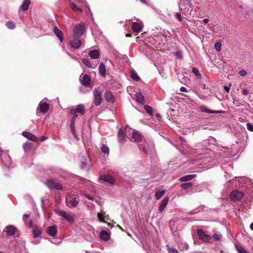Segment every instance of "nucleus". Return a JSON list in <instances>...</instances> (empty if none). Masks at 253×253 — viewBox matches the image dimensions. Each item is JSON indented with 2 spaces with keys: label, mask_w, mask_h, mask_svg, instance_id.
Instances as JSON below:
<instances>
[{
  "label": "nucleus",
  "mask_w": 253,
  "mask_h": 253,
  "mask_svg": "<svg viewBox=\"0 0 253 253\" xmlns=\"http://www.w3.org/2000/svg\"><path fill=\"white\" fill-rule=\"evenodd\" d=\"M79 33H74L73 39L70 41L71 46L75 49L79 48L82 46V45H84V42H82L78 37Z\"/></svg>",
  "instance_id": "f257e3e1"
},
{
  "label": "nucleus",
  "mask_w": 253,
  "mask_h": 253,
  "mask_svg": "<svg viewBox=\"0 0 253 253\" xmlns=\"http://www.w3.org/2000/svg\"><path fill=\"white\" fill-rule=\"evenodd\" d=\"M0 156L1 157L2 161L5 166L9 167L11 165L10 157L7 151L2 150L0 147Z\"/></svg>",
  "instance_id": "f03ea898"
},
{
  "label": "nucleus",
  "mask_w": 253,
  "mask_h": 253,
  "mask_svg": "<svg viewBox=\"0 0 253 253\" xmlns=\"http://www.w3.org/2000/svg\"><path fill=\"white\" fill-rule=\"evenodd\" d=\"M99 182L106 185H112L115 183V179L110 175L104 174L99 177Z\"/></svg>",
  "instance_id": "7ed1b4c3"
},
{
  "label": "nucleus",
  "mask_w": 253,
  "mask_h": 253,
  "mask_svg": "<svg viewBox=\"0 0 253 253\" xmlns=\"http://www.w3.org/2000/svg\"><path fill=\"white\" fill-rule=\"evenodd\" d=\"M46 184L50 189L60 190H62L63 188L62 185L60 183L55 182L51 179L47 180L46 182Z\"/></svg>",
  "instance_id": "20e7f679"
},
{
  "label": "nucleus",
  "mask_w": 253,
  "mask_h": 253,
  "mask_svg": "<svg viewBox=\"0 0 253 253\" xmlns=\"http://www.w3.org/2000/svg\"><path fill=\"white\" fill-rule=\"evenodd\" d=\"M94 104L96 106H99L101 104L102 102V92L101 90L97 88L94 91Z\"/></svg>",
  "instance_id": "39448f33"
},
{
  "label": "nucleus",
  "mask_w": 253,
  "mask_h": 253,
  "mask_svg": "<svg viewBox=\"0 0 253 253\" xmlns=\"http://www.w3.org/2000/svg\"><path fill=\"white\" fill-rule=\"evenodd\" d=\"M56 212L58 215L63 217L69 223H72L75 221L74 216L69 214L64 211H56Z\"/></svg>",
  "instance_id": "423d86ee"
},
{
  "label": "nucleus",
  "mask_w": 253,
  "mask_h": 253,
  "mask_svg": "<svg viewBox=\"0 0 253 253\" xmlns=\"http://www.w3.org/2000/svg\"><path fill=\"white\" fill-rule=\"evenodd\" d=\"M197 235L200 240L203 242H209L211 240V237L206 234L202 229H198L197 230Z\"/></svg>",
  "instance_id": "0eeeda50"
},
{
  "label": "nucleus",
  "mask_w": 253,
  "mask_h": 253,
  "mask_svg": "<svg viewBox=\"0 0 253 253\" xmlns=\"http://www.w3.org/2000/svg\"><path fill=\"white\" fill-rule=\"evenodd\" d=\"M77 113H79L81 115H84L85 114V107L84 104H79L76 108L70 110V113L71 114H77Z\"/></svg>",
  "instance_id": "6e6552de"
},
{
  "label": "nucleus",
  "mask_w": 253,
  "mask_h": 253,
  "mask_svg": "<svg viewBox=\"0 0 253 253\" xmlns=\"http://www.w3.org/2000/svg\"><path fill=\"white\" fill-rule=\"evenodd\" d=\"M80 81L82 84L86 87L90 86V77L87 75H82L80 78Z\"/></svg>",
  "instance_id": "1a4fd4ad"
},
{
  "label": "nucleus",
  "mask_w": 253,
  "mask_h": 253,
  "mask_svg": "<svg viewBox=\"0 0 253 253\" xmlns=\"http://www.w3.org/2000/svg\"><path fill=\"white\" fill-rule=\"evenodd\" d=\"M244 193L238 191H233L230 194V198L234 201H239L242 198Z\"/></svg>",
  "instance_id": "9d476101"
},
{
  "label": "nucleus",
  "mask_w": 253,
  "mask_h": 253,
  "mask_svg": "<svg viewBox=\"0 0 253 253\" xmlns=\"http://www.w3.org/2000/svg\"><path fill=\"white\" fill-rule=\"evenodd\" d=\"M191 5V0H180L179 7L181 9H188Z\"/></svg>",
  "instance_id": "9b49d317"
},
{
  "label": "nucleus",
  "mask_w": 253,
  "mask_h": 253,
  "mask_svg": "<svg viewBox=\"0 0 253 253\" xmlns=\"http://www.w3.org/2000/svg\"><path fill=\"white\" fill-rule=\"evenodd\" d=\"M57 232V227L55 225L50 226L47 227L46 230V233L48 235H49L52 237H54L56 235Z\"/></svg>",
  "instance_id": "f8f14e48"
},
{
  "label": "nucleus",
  "mask_w": 253,
  "mask_h": 253,
  "mask_svg": "<svg viewBox=\"0 0 253 253\" xmlns=\"http://www.w3.org/2000/svg\"><path fill=\"white\" fill-rule=\"evenodd\" d=\"M4 231H5L8 236H13L15 234L16 228L14 226L8 225L5 228Z\"/></svg>",
  "instance_id": "ddd939ff"
},
{
  "label": "nucleus",
  "mask_w": 253,
  "mask_h": 253,
  "mask_svg": "<svg viewBox=\"0 0 253 253\" xmlns=\"http://www.w3.org/2000/svg\"><path fill=\"white\" fill-rule=\"evenodd\" d=\"M200 109L202 112L206 113L208 114H218V113H220L221 112V111H220L211 110L209 109L208 108H207L205 105L201 106L200 107Z\"/></svg>",
  "instance_id": "4468645a"
},
{
  "label": "nucleus",
  "mask_w": 253,
  "mask_h": 253,
  "mask_svg": "<svg viewBox=\"0 0 253 253\" xmlns=\"http://www.w3.org/2000/svg\"><path fill=\"white\" fill-rule=\"evenodd\" d=\"M22 135L26 137L28 139L33 141L34 142H37L38 141V138L33 134L27 132L23 131L22 133Z\"/></svg>",
  "instance_id": "2eb2a0df"
},
{
  "label": "nucleus",
  "mask_w": 253,
  "mask_h": 253,
  "mask_svg": "<svg viewBox=\"0 0 253 253\" xmlns=\"http://www.w3.org/2000/svg\"><path fill=\"white\" fill-rule=\"evenodd\" d=\"M38 107L40 111L43 113H46L49 109L48 104L46 102H40Z\"/></svg>",
  "instance_id": "dca6fc26"
},
{
  "label": "nucleus",
  "mask_w": 253,
  "mask_h": 253,
  "mask_svg": "<svg viewBox=\"0 0 253 253\" xmlns=\"http://www.w3.org/2000/svg\"><path fill=\"white\" fill-rule=\"evenodd\" d=\"M132 140H133V141L136 142H140L142 139V136L141 134L138 132V131L136 130H133L132 133Z\"/></svg>",
  "instance_id": "f3484780"
},
{
  "label": "nucleus",
  "mask_w": 253,
  "mask_h": 253,
  "mask_svg": "<svg viewBox=\"0 0 253 253\" xmlns=\"http://www.w3.org/2000/svg\"><path fill=\"white\" fill-rule=\"evenodd\" d=\"M104 96L107 102L113 103L115 102V98L112 93L110 91H107L105 94Z\"/></svg>",
  "instance_id": "a211bd4d"
},
{
  "label": "nucleus",
  "mask_w": 253,
  "mask_h": 253,
  "mask_svg": "<svg viewBox=\"0 0 253 253\" xmlns=\"http://www.w3.org/2000/svg\"><path fill=\"white\" fill-rule=\"evenodd\" d=\"M169 201V198L168 197H165L163 200L159 207V211L160 212H162L164 210V209H165V208L166 207L167 205L168 204Z\"/></svg>",
  "instance_id": "6ab92c4d"
},
{
  "label": "nucleus",
  "mask_w": 253,
  "mask_h": 253,
  "mask_svg": "<svg viewBox=\"0 0 253 253\" xmlns=\"http://www.w3.org/2000/svg\"><path fill=\"white\" fill-rule=\"evenodd\" d=\"M85 25L84 23H81L77 25L74 28L73 32H84L85 30Z\"/></svg>",
  "instance_id": "aec40b11"
},
{
  "label": "nucleus",
  "mask_w": 253,
  "mask_h": 253,
  "mask_svg": "<svg viewBox=\"0 0 253 253\" xmlns=\"http://www.w3.org/2000/svg\"><path fill=\"white\" fill-rule=\"evenodd\" d=\"M99 73L103 77H105L106 76V67L103 63H101L98 68Z\"/></svg>",
  "instance_id": "412c9836"
},
{
  "label": "nucleus",
  "mask_w": 253,
  "mask_h": 253,
  "mask_svg": "<svg viewBox=\"0 0 253 253\" xmlns=\"http://www.w3.org/2000/svg\"><path fill=\"white\" fill-rule=\"evenodd\" d=\"M89 56L92 59H96L99 57V52L96 49L91 50L89 52Z\"/></svg>",
  "instance_id": "4be33fe9"
},
{
  "label": "nucleus",
  "mask_w": 253,
  "mask_h": 253,
  "mask_svg": "<svg viewBox=\"0 0 253 253\" xmlns=\"http://www.w3.org/2000/svg\"><path fill=\"white\" fill-rule=\"evenodd\" d=\"M100 238L105 241H108L110 239V235L109 233L105 230H102L100 232Z\"/></svg>",
  "instance_id": "5701e85b"
},
{
  "label": "nucleus",
  "mask_w": 253,
  "mask_h": 253,
  "mask_svg": "<svg viewBox=\"0 0 253 253\" xmlns=\"http://www.w3.org/2000/svg\"><path fill=\"white\" fill-rule=\"evenodd\" d=\"M142 26V25L139 23L133 22L132 24L133 32H139L141 30Z\"/></svg>",
  "instance_id": "b1692460"
},
{
  "label": "nucleus",
  "mask_w": 253,
  "mask_h": 253,
  "mask_svg": "<svg viewBox=\"0 0 253 253\" xmlns=\"http://www.w3.org/2000/svg\"><path fill=\"white\" fill-rule=\"evenodd\" d=\"M32 232L33 234V237L34 238L40 237L42 234L41 229L37 226H35L33 228Z\"/></svg>",
  "instance_id": "393cba45"
},
{
  "label": "nucleus",
  "mask_w": 253,
  "mask_h": 253,
  "mask_svg": "<svg viewBox=\"0 0 253 253\" xmlns=\"http://www.w3.org/2000/svg\"><path fill=\"white\" fill-rule=\"evenodd\" d=\"M196 176L195 174H187L181 177L179 180L180 181H187L191 180Z\"/></svg>",
  "instance_id": "a878e982"
},
{
  "label": "nucleus",
  "mask_w": 253,
  "mask_h": 253,
  "mask_svg": "<svg viewBox=\"0 0 253 253\" xmlns=\"http://www.w3.org/2000/svg\"><path fill=\"white\" fill-rule=\"evenodd\" d=\"M135 96L136 98V100L138 103L140 104L144 103V98L141 92H136Z\"/></svg>",
  "instance_id": "bb28decb"
},
{
  "label": "nucleus",
  "mask_w": 253,
  "mask_h": 253,
  "mask_svg": "<svg viewBox=\"0 0 253 253\" xmlns=\"http://www.w3.org/2000/svg\"><path fill=\"white\" fill-rule=\"evenodd\" d=\"M31 3L30 0H24L21 5V8L23 11H26L29 8V6Z\"/></svg>",
  "instance_id": "cd10ccee"
},
{
  "label": "nucleus",
  "mask_w": 253,
  "mask_h": 253,
  "mask_svg": "<svg viewBox=\"0 0 253 253\" xmlns=\"http://www.w3.org/2000/svg\"><path fill=\"white\" fill-rule=\"evenodd\" d=\"M100 149L102 153L104 154H107V155L109 154L110 149L107 145L102 144Z\"/></svg>",
  "instance_id": "c85d7f7f"
},
{
  "label": "nucleus",
  "mask_w": 253,
  "mask_h": 253,
  "mask_svg": "<svg viewBox=\"0 0 253 253\" xmlns=\"http://www.w3.org/2000/svg\"><path fill=\"white\" fill-rule=\"evenodd\" d=\"M83 62L88 67L94 68V67L92 65L90 60L88 58H84L82 59Z\"/></svg>",
  "instance_id": "c756f323"
},
{
  "label": "nucleus",
  "mask_w": 253,
  "mask_h": 253,
  "mask_svg": "<svg viewBox=\"0 0 253 253\" xmlns=\"http://www.w3.org/2000/svg\"><path fill=\"white\" fill-rule=\"evenodd\" d=\"M70 6L72 9L76 12H82V9L80 7H78L77 5L74 3H71Z\"/></svg>",
  "instance_id": "7c9ffc66"
},
{
  "label": "nucleus",
  "mask_w": 253,
  "mask_h": 253,
  "mask_svg": "<svg viewBox=\"0 0 253 253\" xmlns=\"http://www.w3.org/2000/svg\"><path fill=\"white\" fill-rule=\"evenodd\" d=\"M166 191L165 190H163L161 191H157L155 193V198L157 200L160 199L165 194Z\"/></svg>",
  "instance_id": "2f4dec72"
},
{
  "label": "nucleus",
  "mask_w": 253,
  "mask_h": 253,
  "mask_svg": "<svg viewBox=\"0 0 253 253\" xmlns=\"http://www.w3.org/2000/svg\"><path fill=\"white\" fill-rule=\"evenodd\" d=\"M106 216H108V215H106L105 212H102L101 213H98L97 214V217L100 221L101 222H104V220Z\"/></svg>",
  "instance_id": "473e14b6"
},
{
  "label": "nucleus",
  "mask_w": 253,
  "mask_h": 253,
  "mask_svg": "<svg viewBox=\"0 0 253 253\" xmlns=\"http://www.w3.org/2000/svg\"><path fill=\"white\" fill-rule=\"evenodd\" d=\"M236 248L238 253H249L243 247L235 245Z\"/></svg>",
  "instance_id": "72a5a7b5"
},
{
  "label": "nucleus",
  "mask_w": 253,
  "mask_h": 253,
  "mask_svg": "<svg viewBox=\"0 0 253 253\" xmlns=\"http://www.w3.org/2000/svg\"><path fill=\"white\" fill-rule=\"evenodd\" d=\"M131 78L135 81H138L140 78L134 71H131L130 73Z\"/></svg>",
  "instance_id": "f704fd0d"
},
{
  "label": "nucleus",
  "mask_w": 253,
  "mask_h": 253,
  "mask_svg": "<svg viewBox=\"0 0 253 253\" xmlns=\"http://www.w3.org/2000/svg\"><path fill=\"white\" fill-rule=\"evenodd\" d=\"M79 203V202L76 200V198L72 199L70 202L69 204L70 206H68L69 207H76Z\"/></svg>",
  "instance_id": "c9c22d12"
},
{
  "label": "nucleus",
  "mask_w": 253,
  "mask_h": 253,
  "mask_svg": "<svg viewBox=\"0 0 253 253\" xmlns=\"http://www.w3.org/2000/svg\"><path fill=\"white\" fill-rule=\"evenodd\" d=\"M166 247L169 253H178V251L172 247H170L169 245H167Z\"/></svg>",
  "instance_id": "e433bc0d"
},
{
  "label": "nucleus",
  "mask_w": 253,
  "mask_h": 253,
  "mask_svg": "<svg viewBox=\"0 0 253 253\" xmlns=\"http://www.w3.org/2000/svg\"><path fill=\"white\" fill-rule=\"evenodd\" d=\"M144 109H145L146 112L148 114H150V115H152V114H153V108L151 106H150L149 105H145L144 106Z\"/></svg>",
  "instance_id": "4c0bfd02"
},
{
  "label": "nucleus",
  "mask_w": 253,
  "mask_h": 253,
  "mask_svg": "<svg viewBox=\"0 0 253 253\" xmlns=\"http://www.w3.org/2000/svg\"><path fill=\"white\" fill-rule=\"evenodd\" d=\"M25 151L29 150L32 148V144L30 143H25L23 145Z\"/></svg>",
  "instance_id": "58836bf2"
},
{
  "label": "nucleus",
  "mask_w": 253,
  "mask_h": 253,
  "mask_svg": "<svg viewBox=\"0 0 253 253\" xmlns=\"http://www.w3.org/2000/svg\"><path fill=\"white\" fill-rule=\"evenodd\" d=\"M7 27L10 29H14L15 28V24L11 21H8L6 23Z\"/></svg>",
  "instance_id": "ea45409f"
},
{
  "label": "nucleus",
  "mask_w": 253,
  "mask_h": 253,
  "mask_svg": "<svg viewBox=\"0 0 253 253\" xmlns=\"http://www.w3.org/2000/svg\"><path fill=\"white\" fill-rule=\"evenodd\" d=\"M192 186V184L191 182H187L185 183H183L181 185V187L183 189H187L188 188H191Z\"/></svg>",
  "instance_id": "a19ab883"
},
{
  "label": "nucleus",
  "mask_w": 253,
  "mask_h": 253,
  "mask_svg": "<svg viewBox=\"0 0 253 253\" xmlns=\"http://www.w3.org/2000/svg\"><path fill=\"white\" fill-rule=\"evenodd\" d=\"M221 43L220 41L217 42L214 44V47L217 51H221Z\"/></svg>",
  "instance_id": "79ce46f5"
},
{
  "label": "nucleus",
  "mask_w": 253,
  "mask_h": 253,
  "mask_svg": "<svg viewBox=\"0 0 253 253\" xmlns=\"http://www.w3.org/2000/svg\"><path fill=\"white\" fill-rule=\"evenodd\" d=\"M222 237V235L219 233H216L213 235V238L215 241L220 240L221 239Z\"/></svg>",
  "instance_id": "37998d69"
},
{
  "label": "nucleus",
  "mask_w": 253,
  "mask_h": 253,
  "mask_svg": "<svg viewBox=\"0 0 253 253\" xmlns=\"http://www.w3.org/2000/svg\"><path fill=\"white\" fill-rule=\"evenodd\" d=\"M56 37L59 39L60 42L63 41V33H54Z\"/></svg>",
  "instance_id": "c03bdc74"
},
{
  "label": "nucleus",
  "mask_w": 253,
  "mask_h": 253,
  "mask_svg": "<svg viewBox=\"0 0 253 253\" xmlns=\"http://www.w3.org/2000/svg\"><path fill=\"white\" fill-rule=\"evenodd\" d=\"M138 147L139 149L141 151H143L144 153H147V150L146 146L143 144H140L138 145Z\"/></svg>",
  "instance_id": "a18cd8bd"
},
{
  "label": "nucleus",
  "mask_w": 253,
  "mask_h": 253,
  "mask_svg": "<svg viewBox=\"0 0 253 253\" xmlns=\"http://www.w3.org/2000/svg\"><path fill=\"white\" fill-rule=\"evenodd\" d=\"M119 141L121 144L124 143L126 141L125 135L118 137Z\"/></svg>",
  "instance_id": "49530a36"
},
{
  "label": "nucleus",
  "mask_w": 253,
  "mask_h": 253,
  "mask_svg": "<svg viewBox=\"0 0 253 253\" xmlns=\"http://www.w3.org/2000/svg\"><path fill=\"white\" fill-rule=\"evenodd\" d=\"M84 196L88 199H89L91 201H95L96 203H97V200H95V199L92 196H90V195L86 194L84 195Z\"/></svg>",
  "instance_id": "de8ad7c7"
},
{
  "label": "nucleus",
  "mask_w": 253,
  "mask_h": 253,
  "mask_svg": "<svg viewBox=\"0 0 253 253\" xmlns=\"http://www.w3.org/2000/svg\"><path fill=\"white\" fill-rule=\"evenodd\" d=\"M175 55L178 58H182V54L181 51H177L175 52Z\"/></svg>",
  "instance_id": "09e8293b"
},
{
  "label": "nucleus",
  "mask_w": 253,
  "mask_h": 253,
  "mask_svg": "<svg viewBox=\"0 0 253 253\" xmlns=\"http://www.w3.org/2000/svg\"><path fill=\"white\" fill-rule=\"evenodd\" d=\"M239 74L241 76L244 77L247 75V72L245 70H242L239 71Z\"/></svg>",
  "instance_id": "8fccbe9b"
},
{
  "label": "nucleus",
  "mask_w": 253,
  "mask_h": 253,
  "mask_svg": "<svg viewBox=\"0 0 253 253\" xmlns=\"http://www.w3.org/2000/svg\"><path fill=\"white\" fill-rule=\"evenodd\" d=\"M247 127L249 130L253 131V126L251 124L248 123L247 124Z\"/></svg>",
  "instance_id": "3c124183"
},
{
  "label": "nucleus",
  "mask_w": 253,
  "mask_h": 253,
  "mask_svg": "<svg viewBox=\"0 0 253 253\" xmlns=\"http://www.w3.org/2000/svg\"><path fill=\"white\" fill-rule=\"evenodd\" d=\"M192 72L196 76L200 75V73H199V72L198 70L197 69H196V68H195V67L192 68Z\"/></svg>",
  "instance_id": "603ef678"
},
{
  "label": "nucleus",
  "mask_w": 253,
  "mask_h": 253,
  "mask_svg": "<svg viewBox=\"0 0 253 253\" xmlns=\"http://www.w3.org/2000/svg\"><path fill=\"white\" fill-rule=\"evenodd\" d=\"M118 137L125 135V132L123 129H120L118 132Z\"/></svg>",
  "instance_id": "864d4df0"
},
{
  "label": "nucleus",
  "mask_w": 253,
  "mask_h": 253,
  "mask_svg": "<svg viewBox=\"0 0 253 253\" xmlns=\"http://www.w3.org/2000/svg\"><path fill=\"white\" fill-rule=\"evenodd\" d=\"M175 17L179 21H182V17H181V15L180 13H176L175 14Z\"/></svg>",
  "instance_id": "5fc2aeb1"
},
{
  "label": "nucleus",
  "mask_w": 253,
  "mask_h": 253,
  "mask_svg": "<svg viewBox=\"0 0 253 253\" xmlns=\"http://www.w3.org/2000/svg\"><path fill=\"white\" fill-rule=\"evenodd\" d=\"M233 103L234 105H235L237 106H240V105L239 101L238 99H236V98L233 99Z\"/></svg>",
  "instance_id": "6e6d98bb"
},
{
  "label": "nucleus",
  "mask_w": 253,
  "mask_h": 253,
  "mask_svg": "<svg viewBox=\"0 0 253 253\" xmlns=\"http://www.w3.org/2000/svg\"><path fill=\"white\" fill-rule=\"evenodd\" d=\"M75 122H74V121H71V122H70V127H71V128H75Z\"/></svg>",
  "instance_id": "4d7b16f0"
},
{
  "label": "nucleus",
  "mask_w": 253,
  "mask_h": 253,
  "mask_svg": "<svg viewBox=\"0 0 253 253\" xmlns=\"http://www.w3.org/2000/svg\"><path fill=\"white\" fill-rule=\"evenodd\" d=\"M29 214H24L23 215V219L24 221V222H25L26 219H27L28 218H29Z\"/></svg>",
  "instance_id": "13d9d810"
},
{
  "label": "nucleus",
  "mask_w": 253,
  "mask_h": 253,
  "mask_svg": "<svg viewBox=\"0 0 253 253\" xmlns=\"http://www.w3.org/2000/svg\"><path fill=\"white\" fill-rule=\"evenodd\" d=\"M179 141L182 144H183L185 142V139L184 138H183L182 137H179Z\"/></svg>",
  "instance_id": "bf43d9fd"
},
{
  "label": "nucleus",
  "mask_w": 253,
  "mask_h": 253,
  "mask_svg": "<svg viewBox=\"0 0 253 253\" xmlns=\"http://www.w3.org/2000/svg\"><path fill=\"white\" fill-rule=\"evenodd\" d=\"M180 90L181 92H187V91L186 88H185V87H183V86H182L180 87Z\"/></svg>",
  "instance_id": "052dcab7"
},
{
  "label": "nucleus",
  "mask_w": 253,
  "mask_h": 253,
  "mask_svg": "<svg viewBox=\"0 0 253 253\" xmlns=\"http://www.w3.org/2000/svg\"><path fill=\"white\" fill-rule=\"evenodd\" d=\"M71 132L72 133V134L74 135V136L75 137H77V135H76V131H75V128H71Z\"/></svg>",
  "instance_id": "680f3d73"
},
{
  "label": "nucleus",
  "mask_w": 253,
  "mask_h": 253,
  "mask_svg": "<svg viewBox=\"0 0 253 253\" xmlns=\"http://www.w3.org/2000/svg\"><path fill=\"white\" fill-rule=\"evenodd\" d=\"M41 242V240H37L36 241H32V243L35 244V245H38L39 244V243H40Z\"/></svg>",
  "instance_id": "e2e57ef3"
},
{
  "label": "nucleus",
  "mask_w": 253,
  "mask_h": 253,
  "mask_svg": "<svg viewBox=\"0 0 253 253\" xmlns=\"http://www.w3.org/2000/svg\"><path fill=\"white\" fill-rule=\"evenodd\" d=\"M73 115V117L71 121H74V122H75V120L77 117V114H72Z\"/></svg>",
  "instance_id": "0e129e2a"
},
{
  "label": "nucleus",
  "mask_w": 253,
  "mask_h": 253,
  "mask_svg": "<svg viewBox=\"0 0 253 253\" xmlns=\"http://www.w3.org/2000/svg\"><path fill=\"white\" fill-rule=\"evenodd\" d=\"M68 54L71 56V58H72L73 59H75L79 62V58H77L76 56H75L73 55H71V54H69V53H68Z\"/></svg>",
  "instance_id": "69168bd1"
},
{
  "label": "nucleus",
  "mask_w": 253,
  "mask_h": 253,
  "mask_svg": "<svg viewBox=\"0 0 253 253\" xmlns=\"http://www.w3.org/2000/svg\"><path fill=\"white\" fill-rule=\"evenodd\" d=\"M224 88L227 92H229L230 91V87L229 86H224Z\"/></svg>",
  "instance_id": "338daca9"
},
{
  "label": "nucleus",
  "mask_w": 253,
  "mask_h": 253,
  "mask_svg": "<svg viewBox=\"0 0 253 253\" xmlns=\"http://www.w3.org/2000/svg\"><path fill=\"white\" fill-rule=\"evenodd\" d=\"M243 94L244 95H247L248 94V91L247 89H244L243 91Z\"/></svg>",
  "instance_id": "774afa93"
}]
</instances>
